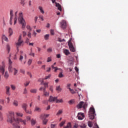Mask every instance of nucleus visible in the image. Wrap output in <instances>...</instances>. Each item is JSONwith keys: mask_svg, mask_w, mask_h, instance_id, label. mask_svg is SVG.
<instances>
[{"mask_svg": "<svg viewBox=\"0 0 128 128\" xmlns=\"http://www.w3.org/2000/svg\"><path fill=\"white\" fill-rule=\"evenodd\" d=\"M7 122L8 124H14V123L20 124L21 122L22 124L26 126V120H24L20 118H14V112H10L8 116Z\"/></svg>", "mask_w": 128, "mask_h": 128, "instance_id": "nucleus-1", "label": "nucleus"}, {"mask_svg": "<svg viewBox=\"0 0 128 128\" xmlns=\"http://www.w3.org/2000/svg\"><path fill=\"white\" fill-rule=\"evenodd\" d=\"M18 20L20 24H22V30H24V28H26V23L24 19V16H22V12H20L19 14V18Z\"/></svg>", "mask_w": 128, "mask_h": 128, "instance_id": "nucleus-2", "label": "nucleus"}, {"mask_svg": "<svg viewBox=\"0 0 128 128\" xmlns=\"http://www.w3.org/2000/svg\"><path fill=\"white\" fill-rule=\"evenodd\" d=\"M89 118L90 120H94L96 118V110H94V108L91 107L90 108L89 114H88Z\"/></svg>", "mask_w": 128, "mask_h": 128, "instance_id": "nucleus-3", "label": "nucleus"}, {"mask_svg": "<svg viewBox=\"0 0 128 128\" xmlns=\"http://www.w3.org/2000/svg\"><path fill=\"white\" fill-rule=\"evenodd\" d=\"M8 70L10 74H12L14 76H16L18 72V68L12 67V66H9L8 67Z\"/></svg>", "mask_w": 128, "mask_h": 128, "instance_id": "nucleus-4", "label": "nucleus"}, {"mask_svg": "<svg viewBox=\"0 0 128 128\" xmlns=\"http://www.w3.org/2000/svg\"><path fill=\"white\" fill-rule=\"evenodd\" d=\"M78 108H83L84 110H86V108H88V104L86 102L84 103V102H80L78 105H77Z\"/></svg>", "mask_w": 128, "mask_h": 128, "instance_id": "nucleus-5", "label": "nucleus"}, {"mask_svg": "<svg viewBox=\"0 0 128 128\" xmlns=\"http://www.w3.org/2000/svg\"><path fill=\"white\" fill-rule=\"evenodd\" d=\"M26 54L22 51L20 52V56L19 58V60L20 62H22V60L24 58V60H26Z\"/></svg>", "mask_w": 128, "mask_h": 128, "instance_id": "nucleus-6", "label": "nucleus"}, {"mask_svg": "<svg viewBox=\"0 0 128 128\" xmlns=\"http://www.w3.org/2000/svg\"><path fill=\"white\" fill-rule=\"evenodd\" d=\"M24 42L22 40V35H20L18 40V42L16 44L18 52V48L22 46V44Z\"/></svg>", "mask_w": 128, "mask_h": 128, "instance_id": "nucleus-7", "label": "nucleus"}, {"mask_svg": "<svg viewBox=\"0 0 128 128\" xmlns=\"http://www.w3.org/2000/svg\"><path fill=\"white\" fill-rule=\"evenodd\" d=\"M60 28H62V30H66V21L65 20H62L60 22Z\"/></svg>", "mask_w": 128, "mask_h": 128, "instance_id": "nucleus-8", "label": "nucleus"}, {"mask_svg": "<svg viewBox=\"0 0 128 128\" xmlns=\"http://www.w3.org/2000/svg\"><path fill=\"white\" fill-rule=\"evenodd\" d=\"M68 46H69V48L70 50V52H76V48L74 46V45H72V42H69L68 43Z\"/></svg>", "mask_w": 128, "mask_h": 128, "instance_id": "nucleus-9", "label": "nucleus"}, {"mask_svg": "<svg viewBox=\"0 0 128 128\" xmlns=\"http://www.w3.org/2000/svg\"><path fill=\"white\" fill-rule=\"evenodd\" d=\"M77 117L78 118V120H82L84 118V115L83 113L79 112L78 114Z\"/></svg>", "mask_w": 128, "mask_h": 128, "instance_id": "nucleus-10", "label": "nucleus"}, {"mask_svg": "<svg viewBox=\"0 0 128 128\" xmlns=\"http://www.w3.org/2000/svg\"><path fill=\"white\" fill-rule=\"evenodd\" d=\"M10 24H12V18H14V11L12 10H10Z\"/></svg>", "mask_w": 128, "mask_h": 128, "instance_id": "nucleus-11", "label": "nucleus"}, {"mask_svg": "<svg viewBox=\"0 0 128 128\" xmlns=\"http://www.w3.org/2000/svg\"><path fill=\"white\" fill-rule=\"evenodd\" d=\"M6 94H7V96H10V88L8 86H6Z\"/></svg>", "mask_w": 128, "mask_h": 128, "instance_id": "nucleus-12", "label": "nucleus"}, {"mask_svg": "<svg viewBox=\"0 0 128 128\" xmlns=\"http://www.w3.org/2000/svg\"><path fill=\"white\" fill-rule=\"evenodd\" d=\"M56 98H58V97H54L52 96H50V98L48 100L49 102H52L55 100H56Z\"/></svg>", "mask_w": 128, "mask_h": 128, "instance_id": "nucleus-13", "label": "nucleus"}, {"mask_svg": "<svg viewBox=\"0 0 128 128\" xmlns=\"http://www.w3.org/2000/svg\"><path fill=\"white\" fill-rule=\"evenodd\" d=\"M0 72L2 74H4V66L3 65L2 66H0Z\"/></svg>", "mask_w": 128, "mask_h": 128, "instance_id": "nucleus-14", "label": "nucleus"}, {"mask_svg": "<svg viewBox=\"0 0 128 128\" xmlns=\"http://www.w3.org/2000/svg\"><path fill=\"white\" fill-rule=\"evenodd\" d=\"M56 4V6L58 8V10H60V12H62V6L60 4L58 3H57L56 2H55Z\"/></svg>", "mask_w": 128, "mask_h": 128, "instance_id": "nucleus-15", "label": "nucleus"}, {"mask_svg": "<svg viewBox=\"0 0 128 128\" xmlns=\"http://www.w3.org/2000/svg\"><path fill=\"white\" fill-rule=\"evenodd\" d=\"M48 116H50V114H42L40 116V118H41V120H44V118H48Z\"/></svg>", "mask_w": 128, "mask_h": 128, "instance_id": "nucleus-16", "label": "nucleus"}, {"mask_svg": "<svg viewBox=\"0 0 128 128\" xmlns=\"http://www.w3.org/2000/svg\"><path fill=\"white\" fill-rule=\"evenodd\" d=\"M44 95L45 96H50V92H46V87L44 88Z\"/></svg>", "mask_w": 128, "mask_h": 128, "instance_id": "nucleus-17", "label": "nucleus"}, {"mask_svg": "<svg viewBox=\"0 0 128 128\" xmlns=\"http://www.w3.org/2000/svg\"><path fill=\"white\" fill-rule=\"evenodd\" d=\"M20 123L15 122L14 124H12V126H14V128H20V125L18 124Z\"/></svg>", "mask_w": 128, "mask_h": 128, "instance_id": "nucleus-18", "label": "nucleus"}, {"mask_svg": "<svg viewBox=\"0 0 128 128\" xmlns=\"http://www.w3.org/2000/svg\"><path fill=\"white\" fill-rule=\"evenodd\" d=\"M38 8V10H40V12H41V14H44V8H42V6H39Z\"/></svg>", "mask_w": 128, "mask_h": 128, "instance_id": "nucleus-19", "label": "nucleus"}, {"mask_svg": "<svg viewBox=\"0 0 128 128\" xmlns=\"http://www.w3.org/2000/svg\"><path fill=\"white\" fill-rule=\"evenodd\" d=\"M64 52L66 54V56H68L70 54V50L67 49H65L64 50Z\"/></svg>", "mask_w": 128, "mask_h": 128, "instance_id": "nucleus-20", "label": "nucleus"}, {"mask_svg": "<svg viewBox=\"0 0 128 128\" xmlns=\"http://www.w3.org/2000/svg\"><path fill=\"white\" fill-rule=\"evenodd\" d=\"M64 128H72V123H70V122H68V124H67V125H66V126H64Z\"/></svg>", "mask_w": 128, "mask_h": 128, "instance_id": "nucleus-21", "label": "nucleus"}, {"mask_svg": "<svg viewBox=\"0 0 128 128\" xmlns=\"http://www.w3.org/2000/svg\"><path fill=\"white\" fill-rule=\"evenodd\" d=\"M22 108H23V110H26V108L28 106V104H26V103H24V104H22Z\"/></svg>", "mask_w": 128, "mask_h": 128, "instance_id": "nucleus-22", "label": "nucleus"}, {"mask_svg": "<svg viewBox=\"0 0 128 128\" xmlns=\"http://www.w3.org/2000/svg\"><path fill=\"white\" fill-rule=\"evenodd\" d=\"M18 14V12H15V18H14V24H16V20H18V18L16 16L17 15L16 14Z\"/></svg>", "mask_w": 128, "mask_h": 128, "instance_id": "nucleus-23", "label": "nucleus"}, {"mask_svg": "<svg viewBox=\"0 0 128 128\" xmlns=\"http://www.w3.org/2000/svg\"><path fill=\"white\" fill-rule=\"evenodd\" d=\"M9 76H10V75L8 74V72H6L4 75V77L5 78L6 80H8Z\"/></svg>", "mask_w": 128, "mask_h": 128, "instance_id": "nucleus-24", "label": "nucleus"}, {"mask_svg": "<svg viewBox=\"0 0 128 128\" xmlns=\"http://www.w3.org/2000/svg\"><path fill=\"white\" fill-rule=\"evenodd\" d=\"M12 104L14 106H18V102L17 100H14Z\"/></svg>", "mask_w": 128, "mask_h": 128, "instance_id": "nucleus-25", "label": "nucleus"}, {"mask_svg": "<svg viewBox=\"0 0 128 128\" xmlns=\"http://www.w3.org/2000/svg\"><path fill=\"white\" fill-rule=\"evenodd\" d=\"M36 124V120L32 119L31 120V124L32 126H34Z\"/></svg>", "mask_w": 128, "mask_h": 128, "instance_id": "nucleus-26", "label": "nucleus"}, {"mask_svg": "<svg viewBox=\"0 0 128 128\" xmlns=\"http://www.w3.org/2000/svg\"><path fill=\"white\" fill-rule=\"evenodd\" d=\"M2 38L3 40H5L6 42H8V38L5 35H3L2 36Z\"/></svg>", "mask_w": 128, "mask_h": 128, "instance_id": "nucleus-27", "label": "nucleus"}, {"mask_svg": "<svg viewBox=\"0 0 128 128\" xmlns=\"http://www.w3.org/2000/svg\"><path fill=\"white\" fill-rule=\"evenodd\" d=\"M8 32L10 34H9L10 36L12 35L13 32H12V28H8Z\"/></svg>", "mask_w": 128, "mask_h": 128, "instance_id": "nucleus-28", "label": "nucleus"}, {"mask_svg": "<svg viewBox=\"0 0 128 128\" xmlns=\"http://www.w3.org/2000/svg\"><path fill=\"white\" fill-rule=\"evenodd\" d=\"M56 90H57L58 92H62V88H60V86H58L56 87Z\"/></svg>", "mask_w": 128, "mask_h": 128, "instance_id": "nucleus-29", "label": "nucleus"}, {"mask_svg": "<svg viewBox=\"0 0 128 128\" xmlns=\"http://www.w3.org/2000/svg\"><path fill=\"white\" fill-rule=\"evenodd\" d=\"M56 103L58 102H64V100L62 99L58 100V98H56Z\"/></svg>", "mask_w": 128, "mask_h": 128, "instance_id": "nucleus-30", "label": "nucleus"}, {"mask_svg": "<svg viewBox=\"0 0 128 128\" xmlns=\"http://www.w3.org/2000/svg\"><path fill=\"white\" fill-rule=\"evenodd\" d=\"M32 59H29L28 61V66H30V64H32Z\"/></svg>", "mask_w": 128, "mask_h": 128, "instance_id": "nucleus-31", "label": "nucleus"}, {"mask_svg": "<svg viewBox=\"0 0 128 128\" xmlns=\"http://www.w3.org/2000/svg\"><path fill=\"white\" fill-rule=\"evenodd\" d=\"M42 120L44 124H46L48 123V120L46 118H44V119Z\"/></svg>", "mask_w": 128, "mask_h": 128, "instance_id": "nucleus-32", "label": "nucleus"}, {"mask_svg": "<svg viewBox=\"0 0 128 128\" xmlns=\"http://www.w3.org/2000/svg\"><path fill=\"white\" fill-rule=\"evenodd\" d=\"M50 38V34H46L44 36V38L46 40H48V38Z\"/></svg>", "mask_w": 128, "mask_h": 128, "instance_id": "nucleus-33", "label": "nucleus"}, {"mask_svg": "<svg viewBox=\"0 0 128 128\" xmlns=\"http://www.w3.org/2000/svg\"><path fill=\"white\" fill-rule=\"evenodd\" d=\"M71 94H74L76 93V92H74V90L72 88H68Z\"/></svg>", "mask_w": 128, "mask_h": 128, "instance_id": "nucleus-34", "label": "nucleus"}, {"mask_svg": "<svg viewBox=\"0 0 128 128\" xmlns=\"http://www.w3.org/2000/svg\"><path fill=\"white\" fill-rule=\"evenodd\" d=\"M62 114V110H60L58 111V112L56 114V116H60Z\"/></svg>", "mask_w": 128, "mask_h": 128, "instance_id": "nucleus-35", "label": "nucleus"}, {"mask_svg": "<svg viewBox=\"0 0 128 128\" xmlns=\"http://www.w3.org/2000/svg\"><path fill=\"white\" fill-rule=\"evenodd\" d=\"M30 92L32 94H36V89H32L30 90Z\"/></svg>", "mask_w": 128, "mask_h": 128, "instance_id": "nucleus-36", "label": "nucleus"}, {"mask_svg": "<svg viewBox=\"0 0 128 128\" xmlns=\"http://www.w3.org/2000/svg\"><path fill=\"white\" fill-rule=\"evenodd\" d=\"M16 116H20L21 118L22 117V116H24V114H22V113L20 112H16Z\"/></svg>", "mask_w": 128, "mask_h": 128, "instance_id": "nucleus-37", "label": "nucleus"}, {"mask_svg": "<svg viewBox=\"0 0 128 128\" xmlns=\"http://www.w3.org/2000/svg\"><path fill=\"white\" fill-rule=\"evenodd\" d=\"M66 124V120L62 121L60 124V126L62 127L64 126V124Z\"/></svg>", "mask_w": 128, "mask_h": 128, "instance_id": "nucleus-38", "label": "nucleus"}, {"mask_svg": "<svg viewBox=\"0 0 128 128\" xmlns=\"http://www.w3.org/2000/svg\"><path fill=\"white\" fill-rule=\"evenodd\" d=\"M88 126L89 128H92V122L89 121L88 122Z\"/></svg>", "mask_w": 128, "mask_h": 128, "instance_id": "nucleus-39", "label": "nucleus"}, {"mask_svg": "<svg viewBox=\"0 0 128 128\" xmlns=\"http://www.w3.org/2000/svg\"><path fill=\"white\" fill-rule=\"evenodd\" d=\"M35 110H36V112H40V110H40V108L38 106H36L35 108Z\"/></svg>", "mask_w": 128, "mask_h": 128, "instance_id": "nucleus-40", "label": "nucleus"}, {"mask_svg": "<svg viewBox=\"0 0 128 128\" xmlns=\"http://www.w3.org/2000/svg\"><path fill=\"white\" fill-rule=\"evenodd\" d=\"M50 32L51 34V36H54V30H50Z\"/></svg>", "mask_w": 128, "mask_h": 128, "instance_id": "nucleus-41", "label": "nucleus"}, {"mask_svg": "<svg viewBox=\"0 0 128 128\" xmlns=\"http://www.w3.org/2000/svg\"><path fill=\"white\" fill-rule=\"evenodd\" d=\"M6 48L8 54V52H10V45L8 44L6 46Z\"/></svg>", "mask_w": 128, "mask_h": 128, "instance_id": "nucleus-42", "label": "nucleus"}, {"mask_svg": "<svg viewBox=\"0 0 128 128\" xmlns=\"http://www.w3.org/2000/svg\"><path fill=\"white\" fill-rule=\"evenodd\" d=\"M10 86H11V88L13 90H14L16 88V86L14 85H13V84H11L10 85Z\"/></svg>", "mask_w": 128, "mask_h": 128, "instance_id": "nucleus-43", "label": "nucleus"}, {"mask_svg": "<svg viewBox=\"0 0 128 128\" xmlns=\"http://www.w3.org/2000/svg\"><path fill=\"white\" fill-rule=\"evenodd\" d=\"M25 1H26V0H21L20 4H22V6H24V4H25L24 2Z\"/></svg>", "mask_w": 128, "mask_h": 128, "instance_id": "nucleus-44", "label": "nucleus"}, {"mask_svg": "<svg viewBox=\"0 0 128 128\" xmlns=\"http://www.w3.org/2000/svg\"><path fill=\"white\" fill-rule=\"evenodd\" d=\"M24 111L26 112V114H32V110H27L26 109V110H25Z\"/></svg>", "mask_w": 128, "mask_h": 128, "instance_id": "nucleus-45", "label": "nucleus"}, {"mask_svg": "<svg viewBox=\"0 0 128 128\" xmlns=\"http://www.w3.org/2000/svg\"><path fill=\"white\" fill-rule=\"evenodd\" d=\"M4 120V118H2V114L1 112H0V122H2Z\"/></svg>", "mask_w": 128, "mask_h": 128, "instance_id": "nucleus-46", "label": "nucleus"}, {"mask_svg": "<svg viewBox=\"0 0 128 128\" xmlns=\"http://www.w3.org/2000/svg\"><path fill=\"white\" fill-rule=\"evenodd\" d=\"M44 88H48V82H45L44 84Z\"/></svg>", "mask_w": 128, "mask_h": 128, "instance_id": "nucleus-47", "label": "nucleus"}, {"mask_svg": "<svg viewBox=\"0 0 128 128\" xmlns=\"http://www.w3.org/2000/svg\"><path fill=\"white\" fill-rule=\"evenodd\" d=\"M23 94H28V90H26V88H25L24 89Z\"/></svg>", "mask_w": 128, "mask_h": 128, "instance_id": "nucleus-48", "label": "nucleus"}, {"mask_svg": "<svg viewBox=\"0 0 128 128\" xmlns=\"http://www.w3.org/2000/svg\"><path fill=\"white\" fill-rule=\"evenodd\" d=\"M49 90L50 92H54V86H50Z\"/></svg>", "mask_w": 128, "mask_h": 128, "instance_id": "nucleus-49", "label": "nucleus"}, {"mask_svg": "<svg viewBox=\"0 0 128 128\" xmlns=\"http://www.w3.org/2000/svg\"><path fill=\"white\" fill-rule=\"evenodd\" d=\"M8 64H9V66H12V60H10V58L8 60Z\"/></svg>", "mask_w": 128, "mask_h": 128, "instance_id": "nucleus-50", "label": "nucleus"}, {"mask_svg": "<svg viewBox=\"0 0 128 128\" xmlns=\"http://www.w3.org/2000/svg\"><path fill=\"white\" fill-rule=\"evenodd\" d=\"M29 84H30V82H26L24 84V86H28Z\"/></svg>", "mask_w": 128, "mask_h": 128, "instance_id": "nucleus-51", "label": "nucleus"}, {"mask_svg": "<svg viewBox=\"0 0 128 128\" xmlns=\"http://www.w3.org/2000/svg\"><path fill=\"white\" fill-rule=\"evenodd\" d=\"M80 128H86V124H82V125L80 126Z\"/></svg>", "mask_w": 128, "mask_h": 128, "instance_id": "nucleus-52", "label": "nucleus"}, {"mask_svg": "<svg viewBox=\"0 0 128 128\" xmlns=\"http://www.w3.org/2000/svg\"><path fill=\"white\" fill-rule=\"evenodd\" d=\"M43 104H48V100H44L42 101Z\"/></svg>", "mask_w": 128, "mask_h": 128, "instance_id": "nucleus-53", "label": "nucleus"}, {"mask_svg": "<svg viewBox=\"0 0 128 128\" xmlns=\"http://www.w3.org/2000/svg\"><path fill=\"white\" fill-rule=\"evenodd\" d=\"M0 104H4V100H0Z\"/></svg>", "mask_w": 128, "mask_h": 128, "instance_id": "nucleus-54", "label": "nucleus"}, {"mask_svg": "<svg viewBox=\"0 0 128 128\" xmlns=\"http://www.w3.org/2000/svg\"><path fill=\"white\" fill-rule=\"evenodd\" d=\"M29 56H31L34 57V53L32 52H30L29 54Z\"/></svg>", "mask_w": 128, "mask_h": 128, "instance_id": "nucleus-55", "label": "nucleus"}, {"mask_svg": "<svg viewBox=\"0 0 128 128\" xmlns=\"http://www.w3.org/2000/svg\"><path fill=\"white\" fill-rule=\"evenodd\" d=\"M28 36L29 38H32V34L30 33V32H28Z\"/></svg>", "mask_w": 128, "mask_h": 128, "instance_id": "nucleus-56", "label": "nucleus"}, {"mask_svg": "<svg viewBox=\"0 0 128 128\" xmlns=\"http://www.w3.org/2000/svg\"><path fill=\"white\" fill-rule=\"evenodd\" d=\"M58 76L60 78H62V76H64V74H62V72H60L58 74Z\"/></svg>", "mask_w": 128, "mask_h": 128, "instance_id": "nucleus-57", "label": "nucleus"}, {"mask_svg": "<svg viewBox=\"0 0 128 128\" xmlns=\"http://www.w3.org/2000/svg\"><path fill=\"white\" fill-rule=\"evenodd\" d=\"M52 60V58L48 57L47 59V62H50Z\"/></svg>", "mask_w": 128, "mask_h": 128, "instance_id": "nucleus-58", "label": "nucleus"}, {"mask_svg": "<svg viewBox=\"0 0 128 128\" xmlns=\"http://www.w3.org/2000/svg\"><path fill=\"white\" fill-rule=\"evenodd\" d=\"M47 52H52V48H48L47 50Z\"/></svg>", "mask_w": 128, "mask_h": 128, "instance_id": "nucleus-59", "label": "nucleus"}, {"mask_svg": "<svg viewBox=\"0 0 128 128\" xmlns=\"http://www.w3.org/2000/svg\"><path fill=\"white\" fill-rule=\"evenodd\" d=\"M22 34H23V36L24 38V36H26V32L23 31L22 32Z\"/></svg>", "mask_w": 128, "mask_h": 128, "instance_id": "nucleus-60", "label": "nucleus"}, {"mask_svg": "<svg viewBox=\"0 0 128 128\" xmlns=\"http://www.w3.org/2000/svg\"><path fill=\"white\" fill-rule=\"evenodd\" d=\"M39 18L42 20V22H44V16H39Z\"/></svg>", "mask_w": 128, "mask_h": 128, "instance_id": "nucleus-61", "label": "nucleus"}, {"mask_svg": "<svg viewBox=\"0 0 128 128\" xmlns=\"http://www.w3.org/2000/svg\"><path fill=\"white\" fill-rule=\"evenodd\" d=\"M27 74H28V76H29L30 78H32V74H30V72H27Z\"/></svg>", "mask_w": 128, "mask_h": 128, "instance_id": "nucleus-62", "label": "nucleus"}, {"mask_svg": "<svg viewBox=\"0 0 128 128\" xmlns=\"http://www.w3.org/2000/svg\"><path fill=\"white\" fill-rule=\"evenodd\" d=\"M50 78V75H48V76H46L44 80H48V78Z\"/></svg>", "mask_w": 128, "mask_h": 128, "instance_id": "nucleus-63", "label": "nucleus"}, {"mask_svg": "<svg viewBox=\"0 0 128 128\" xmlns=\"http://www.w3.org/2000/svg\"><path fill=\"white\" fill-rule=\"evenodd\" d=\"M56 128V124H52L50 128Z\"/></svg>", "mask_w": 128, "mask_h": 128, "instance_id": "nucleus-64", "label": "nucleus"}]
</instances>
